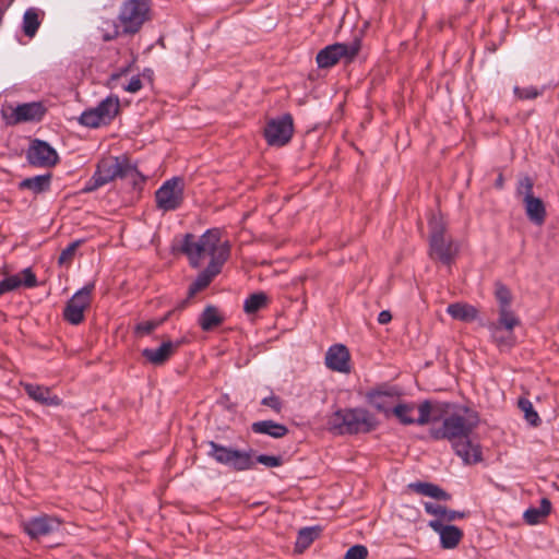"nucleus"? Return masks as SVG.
I'll return each instance as SVG.
<instances>
[{"label": "nucleus", "mask_w": 559, "mask_h": 559, "mask_svg": "<svg viewBox=\"0 0 559 559\" xmlns=\"http://www.w3.org/2000/svg\"><path fill=\"white\" fill-rule=\"evenodd\" d=\"M269 297L263 292H258L249 295L243 301V311L247 314H253L259 310L266 307Z\"/></svg>", "instance_id": "obj_33"}, {"label": "nucleus", "mask_w": 559, "mask_h": 559, "mask_svg": "<svg viewBox=\"0 0 559 559\" xmlns=\"http://www.w3.org/2000/svg\"><path fill=\"white\" fill-rule=\"evenodd\" d=\"M22 286L33 288L37 286V278L32 269L26 267L21 272Z\"/></svg>", "instance_id": "obj_46"}, {"label": "nucleus", "mask_w": 559, "mask_h": 559, "mask_svg": "<svg viewBox=\"0 0 559 559\" xmlns=\"http://www.w3.org/2000/svg\"><path fill=\"white\" fill-rule=\"evenodd\" d=\"M165 320L166 318L140 322L135 325L134 331L138 335H148L159 325H162Z\"/></svg>", "instance_id": "obj_40"}, {"label": "nucleus", "mask_w": 559, "mask_h": 559, "mask_svg": "<svg viewBox=\"0 0 559 559\" xmlns=\"http://www.w3.org/2000/svg\"><path fill=\"white\" fill-rule=\"evenodd\" d=\"M103 186L105 185L93 174V176L86 181L83 192H93Z\"/></svg>", "instance_id": "obj_49"}, {"label": "nucleus", "mask_w": 559, "mask_h": 559, "mask_svg": "<svg viewBox=\"0 0 559 559\" xmlns=\"http://www.w3.org/2000/svg\"><path fill=\"white\" fill-rule=\"evenodd\" d=\"M439 404H433L430 400H425L418 405L419 416L415 418V424L418 426H424L429 424L430 421H437L440 418V414H437L439 411Z\"/></svg>", "instance_id": "obj_30"}, {"label": "nucleus", "mask_w": 559, "mask_h": 559, "mask_svg": "<svg viewBox=\"0 0 559 559\" xmlns=\"http://www.w3.org/2000/svg\"><path fill=\"white\" fill-rule=\"evenodd\" d=\"M321 530L318 526L304 527L298 532L296 548L306 549L319 536Z\"/></svg>", "instance_id": "obj_35"}, {"label": "nucleus", "mask_w": 559, "mask_h": 559, "mask_svg": "<svg viewBox=\"0 0 559 559\" xmlns=\"http://www.w3.org/2000/svg\"><path fill=\"white\" fill-rule=\"evenodd\" d=\"M394 397L393 393L381 390L371 391L367 394L368 402L379 412H388L389 404Z\"/></svg>", "instance_id": "obj_32"}, {"label": "nucleus", "mask_w": 559, "mask_h": 559, "mask_svg": "<svg viewBox=\"0 0 559 559\" xmlns=\"http://www.w3.org/2000/svg\"><path fill=\"white\" fill-rule=\"evenodd\" d=\"M516 325L507 326L501 323V317L496 322L488 324L490 337L492 342L502 350L509 349L515 344L514 328Z\"/></svg>", "instance_id": "obj_17"}, {"label": "nucleus", "mask_w": 559, "mask_h": 559, "mask_svg": "<svg viewBox=\"0 0 559 559\" xmlns=\"http://www.w3.org/2000/svg\"><path fill=\"white\" fill-rule=\"evenodd\" d=\"M330 429L337 435L368 433L378 426L373 414L362 407L337 409L329 419Z\"/></svg>", "instance_id": "obj_3"}, {"label": "nucleus", "mask_w": 559, "mask_h": 559, "mask_svg": "<svg viewBox=\"0 0 559 559\" xmlns=\"http://www.w3.org/2000/svg\"><path fill=\"white\" fill-rule=\"evenodd\" d=\"M294 133V121L290 114H284L272 118L264 128V138L271 146L286 145Z\"/></svg>", "instance_id": "obj_10"}, {"label": "nucleus", "mask_w": 559, "mask_h": 559, "mask_svg": "<svg viewBox=\"0 0 559 559\" xmlns=\"http://www.w3.org/2000/svg\"><path fill=\"white\" fill-rule=\"evenodd\" d=\"M414 409L415 405L413 403H400L393 407L392 412L397 417L401 424L414 425L415 417L412 416Z\"/></svg>", "instance_id": "obj_36"}, {"label": "nucleus", "mask_w": 559, "mask_h": 559, "mask_svg": "<svg viewBox=\"0 0 559 559\" xmlns=\"http://www.w3.org/2000/svg\"><path fill=\"white\" fill-rule=\"evenodd\" d=\"M148 0H127L119 12V23L123 34H135L148 19Z\"/></svg>", "instance_id": "obj_7"}, {"label": "nucleus", "mask_w": 559, "mask_h": 559, "mask_svg": "<svg viewBox=\"0 0 559 559\" xmlns=\"http://www.w3.org/2000/svg\"><path fill=\"white\" fill-rule=\"evenodd\" d=\"M495 186L499 189H501L503 187V177L502 175L500 174L498 176V178L496 179V182H495Z\"/></svg>", "instance_id": "obj_51"}, {"label": "nucleus", "mask_w": 559, "mask_h": 559, "mask_svg": "<svg viewBox=\"0 0 559 559\" xmlns=\"http://www.w3.org/2000/svg\"><path fill=\"white\" fill-rule=\"evenodd\" d=\"M94 175L107 185L117 178H132L136 183L138 179L144 181L145 177L138 170V168L130 164L126 156H108L102 158L96 166Z\"/></svg>", "instance_id": "obj_4"}, {"label": "nucleus", "mask_w": 559, "mask_h": 559, "mask_svg": "<svg viewBox=\"0 0 559 559\" xmlns=\"http://www.w3.org/2000/svg\"><path fill=\"white\" fill-rule=\"evenodd\" d=\"M261 404L272 408L275 412H280L282 408L281 399L274 394H271L264 399H262Z\"/></svg>", "instance_id": "obj_48"}, {"label": "nucleus", "mask_w": 559, "mask_h": 559, "mask_svg": "<svg viewBox=\"0 0 559 559\" xmlns=\"http://www.w3.org/2000/svg\"><path fill=\"white\" fill-rule=\"evenodd\" d=\"M142 86L140 75H133L127 84L122 85V88L129 93H136L142 88Z\"/></svg>", "instance_id": "obj_47"}, {"label": "nucleus", "mask_w": 559, "mask_h": 559, "mask_svg": "<svg viewBox=\"0 0 559 559\" xmlns=\"http://www.w3.org/2000/svg\"><path fill=\"white\" fill-rule=\"evenodd\" d=\"M447 312L455 320L471 322L474 321L477 316V309L467 304L454 302L448 306Z\"/></svg>", "instance_id": "obj_29"}, {"label": "nucleus", "mask_w": 559, "mask_h": 559, "mask_svg": "<svg viewBox=\"0 0 559 559\" xmlns=\"http://www.w3.org/2000/svg\"><path fill=\"white\" fill-rule=\"evenodd\" d=\"M24 390L32 400L41 405L59 406L61 404V399L58 395L52 394L51 390L47 386L26 383L24 385Z\"/></svg>", "instance_id": "obj_20"}, {"label": "nucleus", "mask_w": 559, "mask_h": 559, "mask_svg": "<svg viewBox=\"0 0 559 559\" xmlns=\"http://www.w3.org/2000/svg\"><path fill=\"white\" fill-rule=\"evenodd\" d=\"M223 319L214 306H207L199 317V324L203 331H210L219 325Z\"/></svg>", "instance_id": "obj_34"}, {"label": "nucleus", "mask_w": 559, "mask_h": 559, "mask_svg": "<svg viewBox=\"0 0 559 559\" xmlns=\"http://www.w3.org/2000/svg\"><path fill=\"white\" fill-rule=\"evenodd\" d=\"M551 503L547 498L540 500L538 508H528L524 514V521L530 525H536L540 523L542 519L550 513Z\"/></svg>", "instance_id": "obj_31"}, {"label": "nucleus", "mask_w": 559, "mask_h": 559, "mask_svg": "<svg viewBox=\"0 0 559 559\" xmlns=\"http://www.w3.org/2000/svg\"><path fill=\"white\" fill-rule=\"evenodd\" d=\"M46 112L45 107L37 102L24 103L12 109L9 116H4L8 124L40 121Z\"/></svg>", "instance_id": "obj_15"}, {"label": "nucleus", "mask_w": 559, "mask_h": 559, "mask_svg": "<svg viewBox=\"0 0 559 559\" xmlns=\"http://www.w3.org/2000/svg\"><path fill=\"white\" fill-rule=\"evenodd\" d=\"M368 556L367 547L362 545H354L346 551L344 559H366Z\"/></svg>", "instance_id": "obj_43"}, {"label": "nucleus", "mask_w": 559, "mask_h": 559, "mask_svg": "<svg viewBox=\"0 0 559 559\" xmlns=\"http://www.w3.org/2000/svg\"><path fill=\"white\" fill-rule=\"evenodd\" d=\"M392 320V314L389 310H382L378 316V322L380 324H386Z\"/></svg>", "instance_id": "obj_50"}, {"label": "nucleus", "mask_w": 559, "mask_h": 559, "mask_svg": "<svg viewBox=\"0 0 559 559\" xmlns=\"http://www.w3.org/2000/svg\"><path fill=\"white\" fill-rule=\"evenodd\" d=\"M408 487L411 490L418 495L430 497L438 501H449L451 499V495L449 492H447L440 486L432 483L416 481L411 483Z\"/></svg>", "instance_id": "obj_23"}, {"label": "nucleus", "mask_w": 559, "mask_h": 559, "mask_svg": "<svg viewBox=\"0 0 559 559\" xmlns=\"http://www.w3.org/2000/svg\"><path fill=\"white\" fill-rule=\"evenodd\" d=\"M178 344L171 341L163 342L157 348H144L141 355L153 366L165 364L175 353Z\"/></svg>", "instance_id": "obj_19"}, {"label": "nucleus", "mask_w": 559, "mask_h": 559, "mask_svg": "<svg viewBox=\"0 0 559 559\" xmlns=\"http://www.w3.org/2000/svg\"><path fill=\"white\" fill-rule=\"evenodd\" d=\"M80 245V241H73L69 243L60 253L58 262L59 264H63L70 262L74 257V253Z\"/></svg>", "instance_id": "obj_44"}, {"label": "nucleus", "mask_w": 559, "mask_h": 559, "mask_svg": "<svg viewBox=\"0 0 559 559\" xmlns=\"http://www.w3.org/2000/svg\"><path fill=\"white\" fill-rule=\"evenodd\" d=\"M119 97L116 95H109L103 99L96 107H94L103 120L108 124L119 112Z\"/></svg>", "instance_id": "obj_28"}, {"label": "nucleus", "mask_w": 559, "mask_h": 559, "mask_svg": "<svg viewBox=\"0 0 559 559\" xmlns=\"http://www.w3.org/2000/svg\"><path fill=\"white\" fill-rule=\"evenodd\" d=\"M222 233L218 228H211L200 237L192 234H186L180 243V250L188 257L190 265L194 269L200 267L205 255L211 257L207 266L201 271L194 282L189 286V295L193 296L198 292L206 288L217 276L225 262L230 255V242L222 241Z\"/></svg>", "instance_id": "obj_1"}, {"label": "nucleus", "mask_w": 559, "mask_h": 559, "mask_svg": "<svg viewBox=\"0 0 559 559\" xmlns=\"http://www.w3.org/2000/svg\"><path fill=\"white\" fill-rule=\"evenodd\" d=\"M518 406L524 413V417L530 425L536 427L540 424L539 415L534 409V406L530 400L520 399Z\"/></svg>", "instance_id": "obj_38"}, {"label": "nucleus", "mask_w": 559, "mask_h": 559, "mask_svg": "<svg viewBox=\"0 0 559 559\" xmlns=\"http://www.w3.org/2000/svg\"><path fill=\"white\" fill-rule=\"evenodd\" d=\"M50 181H51L50 174L37 175L34 177H28V178L23 179L19 183V189L31 190L35 194H39L41 192L49 190Z\"/></svg>", "instance_id": "obj_27"}, {"label": "nucleus", "mask_w": 559, "mask_h": 559, "mask_svg": "<svg viewBox=\"0 0 559 559\" xmlns=\"http://www.w3.org/2000/svg\"><path fill=\"white\" fill-rule=\"evenodd\" d=\"M95 283H88L73 294L67 302L63 310V318L73 325L80 324L84 319V311L90 307L92 301V293Z\"/></svg>", "instance_id": "obj_11"}, {"label": "nucleus", "mask_w": 559, "mask_h": 559, "mask_svg": "<svg viewBox=\"0 0 559 559\" xmlns=\"http://www.w3.org/2000/svg\"><path fill=\"white\" fill-rule=\"evenodd\" d=\"M495 297L498 302V317H501V323L507 326L519 325L520 319L511 309L512 294L501 282L495 284Z\"/></svg>", "instance_id": "obj_14"}, {"label": "nucleus", "mask_w": 559, "mask_h": 559, "mask_svg": "<svg viewBox=\"0 0 559 559\" xmlns=\"http://www.w3.org/2000/svg\"><path fill=\"white\" fill-rule=\"evenodd\" d=\"M479 423L478 414L467 406H455L454 412L445 417L440 428L430 430L435 440L447 439L456 441L466 439Z\"/></svg>", "instance_id": "obj_2"}, {"label": "nucleus", "mask_w": 559, "mask_h": 559, "mask_svg": "<svg viewBox=\"0 0 559 559\" xmlns=\"http://www.w3.org/2000/svg\"><path fill=\"white\" fill-rule=\"evenodd\" d=\"M516 193L519 195H534L533 194V181L530 177H524L519 181Z\"/></svg>", "instance_id": "obj_45"}, {"label": "nucleus", "mask_w": 559, "mask_h": 559, "mask_svg": "<svg viewBox=\"0 0 559 559\" xmlns=\"http://www.w3.org/2000/svg\"><path fill=\"white\" fill-rule=\"evenodd\" d=\"M207 445L210 448L207 456L221 465L237 472L249 471L254 467L252 450H238L215 441H207Z\"/></svg>", "instance_id": "obj_5"}, {"label": "nucleus", "mask_w": 559, "mask_h": 559, "mask_svg": "<svg viewBox=\"0 0 559 559\" xmlns=\"http://www.w3.org/2000/svg\"><path fill=\"white\" fill-rule=\"evenodd\" d=\"M26 158L33 166L51 167L58 163L59 156L49 143L35 139L26 152Z\"/></svg>", "instance_id": "obj_12"}, {"label": "nucleus", "mask_w": 559, "mask_h": 559, "mask_svg": "<svg viewBox=\"0 0 559 559\" xmlns=\"http://www.w3.org/2000/svg\"><path fill=\"white\" fill-rule=\"evenodd\" d=\"M430 227V254L443 264L450 265L459 252V245L445 236V225L441 218L432 217Z\"/></svg>", "instance_id": "obj_6"}, {"label": "nucleus", "mask_w": 559, "mask_h": 559, "mask_svg": "<svg viewBox=\"0 0 559 559\" xmlns=\"http://www.w3.org/2000/svg\"><path fill=\"white\" fill-rule=\"evenodd\" d=\"M428 525L439 534L440 545L443 549L455 548L463 537V532L457 526L444 524L440 520H431Z\"/></svg>", "instance_id": "obj_16"}, {"label": "nucleus", "mask_w": 559, "mask_h": 559, "mask_svg": "<svg viewBox=\"0 0 559 559\" xmlns=\"http://www.w3.org/2000/svg\"><path fill=\"white\" fill-rule=\"evenodd\" d=\"M251 430L254 433L266 435L272 438H283L288 433V428L273 420H260L251 425Z\"/></svg>", "instance_id": "obj_25"}, {"label": "nucleus", "mask_w": 559, "mask_h": 559, "mask_svg": "<svg viewBox=\"0 0 559 559\" xmlns=\"http://www.w3.org/2000/svg\"><path fill=\"white\" fill-rule=\"evenodd\" d=\"M45 12L38 8L31 7L26 9L22 20V31L25 36L33 38L41 25Z\"/></svg>", "instance_id": "obj_22"}, {"label": "nucleus", "mask_w": 559, "mask_h": 559, "mask_svg": "<svg viewBox=\"0 0 559 559\" xmlns=\"http://www.w3.org/2000/svg\"><path fill=\"white\" fill-rule=\"evenodd\" d=\"M79 122L80 124L88 128H98L103 124H107L103 120L102 115H99L94 107L84 110L79 117Z\"/></svg>", "instance_id": "obj_37"}, {"label": "nucleus", "mask_w": 559, "mask_h": 559, "mask_svg": "<svg viewBox=\"0 0 559 559\" xmlns=\"http://www.w3.org/2000/svg\"><path fill=\"white\" fill-rule=\"evenodd\" d=\"M325 365L329 369L337 372H348L349 352L343 344H334L329 347L325 354Z\"/></svg>", "instance_id": "obj_18"}, {"label": "nucleus", "mask_w": 559, "mask_h": 559, "mask_svg": "<svg viewBox=\"0 0 559 559\" xmlns=\"http://www.w3.org/2000/svg\"><path fill=\"white\" fill-rule=\"evenodd\" d=\"M360 39L355 38L350 43H335L321 49L316 58L321 69H328L340 61L350 62L359 52Z\"/></svg>", "instance_id": "obj_8"}, {"label": "nucleus", "mask_w": 559, "mask_h": 559, "mask_svg": "<svg viewBox=\"0 0 559 559\" xmlns=\"http://www.w3.org/2000/svg\"><path fill=\"white\" fill-rule=\"evenodd\" d=\"M155 201L164 212L177 210L183 201V180L180 177L166 180L155 192Z\"/></svg>", "instance_id": "obj_9"}, {"label": "nucleus", "mask_w": 559, "mask_h": 559, "mask_svg": "<svg viewBox=\"0 0 559 559\" xmlns=\"http://www.w3.org/2000/svg\"><path fill=\"white\" fill-rule=\"evenodd\" d=\"M254 464L260 463L266 467H278L283 464L281 455L259 454L253 457Z\"/></svg>", "instance_id": "obj_41"}, {"label": "nucleus", "mask_w": 559, "mask_h": 559, "mask_svg": "<svg viewBox=\"0 0 559 559\" xmlns=\"http://www.w3.org/2000/svg\"><path fill=\"white\" fill-rule=\"evenodd\" d=\"M22 286V278L19 274L3 277L0 281V295L13 292Z\"/></svg>", "instance_id": "obj_39"}, {"label": "nucleus", "mask_w": 559, "mask_h": 559, "mask_svg": "<svg viewBox=\"0 0 559 559\" xmlns=\"http://www.w3.org/2000/svg\"><path fill=\"white\" fill-rule=\"evenodd\" d=\"M452 447L455 454L462 459L464 464L477 463L481 460L479 447L473 444L469 437L453 441Z\"/></svg>", "instance_id": "obj_21"}, {"label": "nucleus", "mask_w": 559, "mask_h": 559, "mask_svg": "<svg viewBox=\"0 0 559 559\" xmlns=\"http://www.w3.org/2000/svg\"><path fill=\"white\" fill-rule=\"evenodd\" d=\"M61 522L56 516L43 514L23 523L24 532L33 539L48 536L60 528Z\"/></svg>", "instance_id": "obj_13"}, {"label": "nucleus", "mask_w": 559, "mask_h": 559, "mask_svg": "<svg viewBox=\"0 0 559 559\" xmlns=\"http://www.w3.org/2000/svg\"><path fill=\"white\" fill-rule=\"evenodd\" d=\"M424 509L426 513L436 516V520H440L441 522H452L456 519H463L465 516L464 512L450 510L435 502H425Z\"/></svg>", "instance_id": "obj_26"}, {"label": "nucleus", "mask_w": 559, "mask_h": 559, "mask_svg": "<svg viewBox=\"0 0 559 559\" xmlns=\"http://www.w3.org/2000/svg\"><path fill=\"white\" fill-rule=\"evenodd\" d=\"M525 213L531 222L536 225H542L546 217V209L543 201L534 195H526L523 198Z\"/></svg>", "instance_id": "obj_24"}, {"label": "nucleus", "mask_w": 559, "mask_h": 559, "mask_svg": "<svg viewBox=\"0 0 559 559\" xmlns=\"http://www.w3.org/2000/svg\"><path fill=\"white\" fill-rule=\"evenodd\" d=\"M513 92H514L515 96L520 99H534L542 94V91H539L535 86H526V87L515 86Z\"/></svg>", "instance_id": "obj_42"}]
</instances>
